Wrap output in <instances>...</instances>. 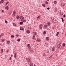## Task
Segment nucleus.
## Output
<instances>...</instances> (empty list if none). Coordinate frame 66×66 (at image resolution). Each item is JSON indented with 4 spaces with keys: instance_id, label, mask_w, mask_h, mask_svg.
I'll return each mask as SVG.
<instances>
[{
    "instance_id": "obj_55",
    "label": "nucleus",
    "mask_w": 66,
    "mask_h": 66,
    "mask_svg": "<svg viewBox=\"0 0 66 66\" xmlns=\"http://www.w3.org/2000/svg\"><path fill=\"white\" fill-rule=\"evenodd\" d=\"M1 36H1V35L0 36V38H1Z\"/></svg>"
},
{
    "instance_id": "obj_36",
    "label": "nucleus",
    "mask_w": 66,
    "mask_h": 66,
    "mask_svg": "<svg viewBox=\"0 0 66 66\" xmlns=\"http://www.w3.org/2000/svg\"><path fill=\"white\" fill-rule=\"evenodd\" d=\"M46 54H45V53H44V54H43V56H46Z\"/></svg>"
},
{
    "instance_id": "obj_54",
    "label": "nucleus",
    "mask_w": 66,
    "mask_h": 66,
    "mask_svg": "<svg viewBox=\"0 0 66 66\" xmlns=\"http://www.w3.org/2000/svg\"><path fill=\"white\" fill-rule=\"evenodd\" d=\"M32 51H33V50H30V51H31V52H32Z\"/></svg>"
},
{
    "instance_id": "obj_32",
    "label": "nucleus",
    "mask_w": 66,
    "mask_h": 66,
    "mask_svg": "<svg viewBox=\"0 0 66 66\" xmlns=\"http://www.w3.org/2000/svg\"><path fill=\"white\" fill-rule=\"evenodd\" d=\"M61 19H62V21H64V19H63V18H61Z\"/></svg>"
},
{
    "instance_id": "obj_56",
    "label": "nucleus",
    "mask_w": 66,
    "mask_h": 66,
    "mask_svg": "<svg viewBox=\"0 0 66 66\" xmlns=\"http://www.w3.org/2000/svg\"><path fill=\"white\" fill-rule=\"evenodd\" d=\"M34 66H36V65H35V64Z\"/></svg>"
},
{
    "instance_id": "obj_42",
    "label": "nucleus",
    "mask_w": 66,
    "mask_h": 66,
    "mask_svg": "<svg viewBox=\"0 0 66 66\" xmlns=\"http://www.w3.org/2000/svg\"><path fill=\"white\" fill-rule=\"evenodd\" d=\"M57 48H60V47L59 46V45L57 46Z\"/></svg>"
},
{
    "instance_id": "obj_21",
    "label": "nucleus",
    "mask_w": 66,
    "mask_h": 66,
    "mask_svg": "<svg viewBox=\"0 0 66 66\" xmlns=\"http://www.w3.org/2000/svg\"><path fill=\"white\" fill-rule=\"evenodd\" d=\"M45 4L47 5V4H48V2L47 1H46L45 2Z\"/></svg>"
},
{
    "instance_id": "obj_6",
    "label": "nucleus",
    "mask_w": 66,
    "mask_h": 66,
    "mask_svg": "<svg viewBox=\"0 0 66 66\" xmlns=\"http://www.w3.org/2000/svg\"><path fill=\"white\" fill-rule=\"evenodd\" d=\"M47 24L49 26H50V25H51V23H50V22L49 21H48L47 22Z\"/></svg>"
},
{
    "instance_id": "obj_51",
    "label": "nucleus",
    "mask_w": 66,
    "mask_h": 66,
    "mask_svg": "<svg viewBox=\"0 0 66 66\" xmlns=\"http://www.w3.org/2000/svg\"><path fill=\"white\" fill-rule=\"evenodd\" d=\"M6 52H7V53H8V51L7 50L6 51Z\"/></svg>"
},
{
    "instance_id": "obj_64",
    "label": "nucleus",
    "mask_w": 66,
    "mask_h": 66,
    "mask_svg": "<svg viewBox=\"0 0 66 66\" xmlns=\"http://www.w3.org/2000/svg\"><path fill=\"white\" fill-rule=\"evenodd\" d=\"M5 1H7V0H5Z\"/></svg>"
},
{
    "instance_id": "obj_15",
    "label": "nucleus",
    "mask_w": 66,
    "mask_h": 66,
    "mask_svg": "<svg viewBox=\"0 0 66 66\" xmlns=\"http://www.w3.org/2000/svg\"><path fill=\"white\" fill-rule=\"evenodd\" d=\"M27 47H29V48H31V46H30V44H27Z\"/></svg>"
},
{
    "instance_id": "obj_38",
    "label": "nucleus",
    "mask_w": 66,
    "mask_h": 66,
    "mask_svg": "<svg viewBox=\"0 0 66 66\" xmlns=\"http://www.w3.org/2000/svg\"><path fill=\"white\" fill-rule=\"evenodd\" d=\"M9 3V2H7L6 3V5H7V4L8 3Z\"/></svg>"
},
{
    "instance_id": "obj_52",
    "label": "nucleus",
    "mask_w": 66,
    "mask_h": 66,
    "mask_svg": "<svg viewBox=\"0 0 66 66\" xmlns=\"http://www.w3.org/2000/svg\"><path fill=\"white\" fill-rule=\"evenodd\" d=\"M21 21H22V22H23V20H21Z\"/></svg>"
},
{
    "instance_id": "obj_23",
    "label": "nucleus",
    "mask_w": 66,
    "mask_h": 66,
    "mask_svg": "<svg viewBox=\"0 0 66 66\" xmlns=\"http://www.w3.org/2000/svg\"><path fill=\"white\" fill-rule=\"evenodd\" d=\"M46 34V32L45 31L43 33V34L44 35H45Z\"/></svg>"
},
{
    "instance_id": "obj_46",
    "label": "nucleus",
    "mask_w": 66,
    "mask_h": 66,
    "mask_svg": "<svg viewBox=\"0 0 66 66\" xmlns=\"http://www.w3.org/2000/svg\"><path fill=\"white\" fill-rule=\"evenodd\" d=\"M29 62H31V60L30 59H29Z\"/></svg>"
},
{
    "instance_id": "obj_18",
    "label": "nucleus",
    "mask_w": 66,
    "mask_h": 66,
    "mask_svg": "<svg viewBox=\"0 0 66 66\" xmlns=\"http://www.w3.org/2000/svg\"><path fill=\"white\" fill-rule=\"evenodd\" d=\"M27 32L28 33V34H29V33H30V31L29 30H27Z\"/></svg>"
},
{
    "instance_id": "obj_29",
    "label": "nucleus",
    "mask_w": 66,
    "mask_h": 66,
    "mask_svg": "<svg viewBox=\"0 0 66 66\" xmlns=\"http://www.w3.org/2000/svg\"><path fill=\"white\" fill-rule=\"evenodd\" d=\"M4 35V34L3 33H2L1 35V36H3V35Z\"/></svg>"
},
{
    "instance_id": "obj_34",
    "label": "nucleus",
    "mask_w": 66,
    "mask_h": 66,
    "mask_svg": "<svg viewBox=\"0 0 66 66\" xmlns=\"http://www.w3.org/2000/svg\"><path fill=\"white\" fill-rule=\"evenodd\" d=\"M52 56H50L49 57V58H50V60L52 58Z\"/></svg>"
},
{
    "instance_id": "obj_27",
    "label": "nucleus",
    "mask_w": 66,
    "mask_h": 66,
    "mask_svg": "<svg viewBox=\"0 0 66 66\" xmlns=\"http://www.w3.org/2000/svg\"><path fill=\"white\" fill-rule=\"evenodd\" d=\"M23 22H26V20L23 19Z\"/></svg>"
},
{
    "instance_id": "obj_16",
    "label": "nucleus",
    "mask_w": 66,
    "mask_h": 66,
    "mask_svg": "<svg viewBox=\"0 0 66 66\" xmlns=\"http://www.w3.org/2000/svg\"><path fill=\"white\" fill-rule=\"evenodd\" d=\"M16 53H15V54L14 55V58H16Z\"/></svg>"
},
{
    "instance_id": "obj_39",
    "label": "nucleus",
    "mask_w": 66,
    "mask_h": 66,
    "mask_svg": "<svg viewBox=\"0 0 66 66\" xmlns=\"http://www.w3.org/2000/svg\"><path fill=\"white\" fill-rule=\"evenodd\" d=\"M63 6H65V4H63L62 5Z\"/></svg>"
},
{
    "instance_id": "obj_40",
    "label": "nucleus",
    "mask_w": 66,
    "mask_h": 66,
    "mask_svg": "<svg viewBox=\"0 0 66 66\" xmlns=\"http://www.w3.org/2000/svg\"><path fill=\"white\" fill-rule=\"evenodd\" d=\"M63 17H66V15H65V14H64L63 15Z\"/></svg>"
},
{
    "instance_id": "obj_2",
    "label": "nucleus",
    "mask_w": 66,
    "mask_h": 66,
    "mask_svg": "<svg viewBox=\"0 0 66 66\" xmlns=\"http://www.w3.org/2000/svg\"><path fill=\"white\" fill-rule=\"evenodd\" d=\"M55 47H53L52 50V51H53L54 52L55 51Z\"/></svg>"
},
{
    "instance_id": "obj_50",
    "label": "nucleus",
    "mask_w": 66,
    "mask_h": 66,
    "mask_svg": "<svg viewBox=\"0 0 66 66\" xmlns=\"http://www.w3.org/2000/svg\"><path fill=\"white\" fill-rule=\"evenodd\" d=\"M30 65L31 66H33V65H31V64H30Z\"/></svg>"
},
{
    "instance_id": "obj_25",
    "label": "nucleus",
    "mask_w": 66,
    "mask_h": 66,
    "mask_svg": "<svg viewBox=\"0 0 66 66\" xmlns=\"http://www.w3.org/2000/svg\"><path fill=\"white\" fill-rule=\"evenodd\" d=\"M3 49H1V51L2 53H3Z\"/></svg>"
},
{
    "instance_id": "obj_26",
    "label": "nucleus",
    "mask_w": 66,
    "mask_h": 66,
    "mask_svg": "<svg viewBox=\"0 0 66 66\" xmlns=\"http://www.w3.org/2000/svg\"><path fill=\"white\" fill-rule=\"evenodd\" d=\"M13 25L14 26H15V27H16V24L13 23Z\"/></svg>"
},
{
    "instance_id": "obj_49",
    "label": "nucleus",
    "mask_w": 66,
    "mask_h": 66,
    "mask_svg": "<svg viewBox=\"0 0 66 66\" xmlns=\"http://www.w3.org/2000/svg\"><path fill=\"white\" fill-rule=\"evenodd\" d=\"M47 53H49V51H47Z\"/></svg>"
},
{
    "instance_id": "obj_45",
    "label": "nucleus",
    "mask_w": 66,
    "mask_h": 66,
    "mask_svg": "<svg viewBox=\"0 0 66 66\" xmlns=\"http://www.w3.org/2000/svg\"><path fill=\"white\" fill-rule=\"evenodd\" d=\"M2 13H4V10H2Z\"/></svg>"
},
{
    "instance_id": "obj_53",
    "label": "nucleus",
    "mask_w": 66,
    "mask_h": 66,
    "mask_svg": "<svg viewBox=\"0 0 66 66\" xmlns=\"http://www.w3.org/2000/svg\"><path fill=\"white\" fill-rule=\"evenodd\" d=\"M13 56V55H11V57H12V56Z\"/></svg>"
},
{
    "instance_id": "obj_4",
    "label": "nucleus",
    "mask_w": 66,
    "mask_h": 66,
    "mask_svg": "<svg viewBox=\"0 0 66 66\" xmlns=\"http://www.w3.org/2000/svg\"><path fill=\"white\" fill-rule=\"evenodd\" d=\"M15 11H14L13 12V13L12 14V15L13 16H15Z\"/></svg>"
},
{
    "instance_id": "obj_13",
    "label": "nucleus",
    "mask_w": 66,
    "mask_h": 66,
    "mask_svg": "<svg viewBox=\"0 0 66 66\" xmlns=\"http://www.w3.org/2000/svg\"><path fill=\"white\" fill-rule=\"evenodd\" d=\"M46 40H47V41H48L49 39V37H47L46 38Z\"/></svg>"
},
{
    "instance_id": "obj_12",
    "label": "nucleus",
    "mask_w": 66,
    "mask_h": 66,
    "mask_svg": "<svg viewBox=\"0 0 66 66\" xmlns=\"http://www.w3.org/2000/svg\"><path fill=\"white\" fill-rule=\"evenodd\" d=\"M40 15H39L37 17V20H38V19H39L40 18Z\"/></svg>"
},
{
    "instance_id": "obj_19",
    "label": "nucleus",
    "mask_w": 66,
    "mask_h": 66,
    "mask_svg": "<svg viewBox=\"0 0 66 66\" xmlns=\"http://www.w3.org/2000/svg\"><path fill=\"white\" fill-rule=\"evenodd\" d=\"M23 22H20V23L19 24L20 25H22V24H23Z\"/></svg>"
},
{
    "instance_id": "obj_41",
    "label": "nucleus",
    "mask_w": 66,
    "mask_h": 66,
    "mask_svg": "<svg viewBox=\"0 0 66 66\" xmlns=\"http://www.w3.org/2000/svg\"><path fill=\"white\" fill-rule=\"evenodd\" d=\"M47 10H50V8L48 7L47 8Z\"/></svg>"
},
{
    "instance_id": "obj_47",
    "label": "nucleus",
    "mask_w": 66,
    "mask_h": 66,
    "mask_svg": "<svg viewBox=\"0 0 66 66\" xmlns=\"http://www.w3.org/2000/svg\"><path fill=\"white\" fill-rule=\"evenodd\" d=\"M58 46H59V47H61V45H60L59 44V45H58Z\"/></svg>"
},
{
    "instance_id": "obj_48",
    "label": "nucleus",
    "mask_w": 66,
    "mask_h": 66,
    "mask_svg": "<svg viewBox=\"0 0 66 66\" xmlns=\"http://www.w3.org/2000/svg\"><path fill=\"white\" fill-rule=\"evenodd\" d=\"M46 45H49V44H48V43H46Z\"/></svg>"
},
{
    "instance_id": "obj_58",
    "label": "nucleus",
    "mask_w": 66,
    "mask_h": 66,
    "mask_svg": "<svg viewBox=\"0 0 66 66\" xmlns=\"http://www.w3.org/2000/svg\"><path fill=\"white\" fill-rule=\"evenodd\" d=\"M52 29H53H53H54V28L53 27Z\"/></svg>"
},
{
    "instance_id": "obj_30",
    "label": "nucleus",
    "mask_w": 66,
    "mask_h": 66,
    "mask_svg": "<svg viewBox=\"0 0 66 66\" xmlns=\"http://www.w3.org/2000/svg\"><path fill=\"white\" fill-rule=\"evenodd\" d=\"M18 42H19L20 41V39H18L17 40Z\"/></svg>"
},
{
    "instance_id": "obj_1",
    "label": "nucleus",
    "mask_w": 66,
    "mask_h": 66,
    "mask_svg": "<svg viewBox=\"0 0 66 66\" xmlns=\"http://www.w3.org/2000/svg\"><path fill=\"white\" fill-rule=\"evenodd\" d=\"M43 25L42 24H40L39 26V29H42L43 28Z\"/></svg>"
},
{
    "instance_id": "obj_62",
    "label": "nucleus",
    "mask_w": 66,
    "mask_h": 66,
    "mask_svg": "<svg viewBox=\"0 0 66 66\" xmlns=\"http://www.w3.org/2000/svg\"><path fill=\"white\" fill-rule=\"evenodd\" d=\"M9 34H10V33H9Z\"/></svg>"
},
{
    "instance_id": "obj_37",
    "label": "nucleus",
    "mask_w": 66,
    "mask_h": 66,
    "mask_svg": "<svg viewBox=\"0 0 66 66\" xmlns=\"http://www.w3.org/2000/svg\"><path fill=\"white\" fill-rule=\"evenodd\" d=\"M16 36V37H18V36H19V35H15Z\"/></svg>"
},
{
    "instance_id": "obj_63",
    "label": "nucleus",
    "mask_w": 66,
    "mask_h": 66,
    "mask_svg": "<svg viewBox=\"0 0 66 66\" xmlns=\"http://www.w3.org/2000/svg\"><path fill=\"white\" fill-rule=\"evenodd\" d=\"M1 16L0 17V18H1Z\"/></svg>"
},
{
    "instance_id": "obj_14",
    "label": "nucleus",
    "mask_w": 66,
    "mask_h": 66,
    "mask_svg": "<svg viewBox=\"0 0 66 66\" xmlns=\"http://www.w3.org/2000/svg\"><path fill=\"white\" fill-rule=\"evenodd\" d=\"M53 3H54V4H56V3H57V2L56 1H54L53 2Z\"/></svg>"
},
{
    "instance_id": "obj_3",
    "label": "nucleus",
    "mask_w": 66,
    "mask_h": 66,
    "mask_svg": "<svg viewBox=\"0 0 66 66\" xmlns=\"http://www.w3.org/2000/svg\"><path fill=\"white\" fill-rule=\"evenodd\" d=\"M19 18H20L21 19H24V17L22 16H20L19 17Z\"/></svg>"
},
{
    "instance_id": "obj_10",
    "label": "nucleus",
    "mask_w": 66,
    "mask_h": 66,
    "mask_svg": "<svg viewBox=\"0 0 66 66\" xmlns=\"http://www.w3.org/2000/svg\"><path fill=\"white\" fill-rule=\"evenodd\" d=\"M9 7H10L8 6H6L5 7V9H6V10H8Z\"/></svg>"
},
{
    "instance_id": "obj_11",
    "label": "nucleus",
    "mask_w": 66,
    "mask_h": 66,
    "mask_svg": "<svg viewBox=\"0 0 66 66\" xmlns=\"http://www.w3.org/2000/svg\"><path fill=\"white\" fill-rule=\"evenodd\" d=\"M24 29L22 27H20V30H22V31H23V30Z\"/></svg>"
},
{
    "instance_id": "obj_43",
    "label": "nucleus",
    "mask_w": 66,
    "mask_h": 66,
    "mask_svg": "<svg viewBox=\"0 0 66 66\" xmlns=\"http://www.w3.org/2000/svg\"><path fill=\"white\" fill-rule=\"evenodd\" d=\"M10 60H12V58H11V57H10Z\"/></svg>"
},
{
    "instance_id": "obj_22",
    "label": "nucleus",
    "mask_w": 66,
    "mask_h": 66,
    "mask_svg": "<svg viewBox=\"0 0 66 66\" xmlns=\"http://www.w3.org/2000/svg\"><path fill=\"white\" fill-rule=\"evenodd\" d=\"M59 34V32H57L56 34V36H58V35Z\"/></svg>"
},
{
    "instance_id": "obj_8",
    "label": "nucleus",
    "mask_w": 66,
    "mask_h": 66,
    "mask_svg": "<svg viewBox=\"0 0 66 66\" xmlns=\"http://www.w3.org/2000/svg\"><path fill=\"white\" fill-rule=\"evenodd\" d=\"M6 43L7 44V45H9L10 43V41L7 40L6 42Z\"/></svg>"
},
{
    "instance_id": "obj_33",
    "label": "nucleus",
    "mask_w": 66,
    "mask_h": 66,
    "mask_svg": "<svg viewBox=\"0 0 66 66\" xmlns=\"http://www.w3.org/2000/svg\"><path fill=\"white\" fill-rule=\"evenodd\" d=\"M5 22L6 23H7V21H6V20H5Z\"/></svg>"
},
{
    "instance_id": "obj_31",
    "label": "nucleus",
    "mask_w": 66,
    "mask_h": 66,
    "mask_svg": "<svg viewBox=\"0 0 66 66\" xmlns=\"http://www.w3.org/2000/svg\"><path fill=\"white\" fill-rule=\"evenodd\" d=\"M11 37L12 38H14V35H11Z\"/></svg>"
},
{
    "instance_id": "obj_60",
    "label": "nucleus",
    "mask_w": 66,
    "mask_h": 66,
    "mask_svg": "<svg viewBox=\"0 0 66 66\" xmlns=\"http://www.w3.org/2000/svg\"><path fill=\"white\" fill-rule=\"evenodd\" d=\"M45 43V44H46V43Z\"/></svg>"
},
{
    "instance_id": "obj_24",
    "label": "nucleus",
    "mask_w": 66,
    "mask_h": 66,
    "mask_svg": "<svg viewBox=\"0 0 66 66\" xmlns=\"http://www.w3.org/2000/svg\"><path fill=\"white\" fill-rule=\"evenodd\" d=\"M42 6H43V7H46V5H45V4H42Z\"/></svg>"
},
{
    "instance_id": "obj_7",
    "label": "nucleus",
    "mask_w": 66,
    "mask_h": 66,
    "mask_svg": "<svg viewBox=\"0 0 66 66\" xmlns=\"http://www.w3.org/2000/svg\"><path fill=\"white\" fill-rule=\"evenodd\" d=\"M5 40V39H2L1 40V42H2V43H3V42H4V41Z\"/></svg>"
},
{
    "instance_id": "obj_5",
    "label": "nucleus",
    "mask_w": 66,
    "mask_h": 66,
    "mask_svg": "<svg viewBox=\"0 0 66 66\" xmlns=\"http://www.w3.org/2000/svg\"><path fill=\"white\" fill-rule=\"evenodd\" d=\"M36 35V32H35L34 34V36H33V37L32 38V39H34V38H35V36Z\"/></svg>"
},
{
    "instance_id": "obj_28",
    "label": "nucleus",
    "mask_w": 66,
    "mask_h": 66,
    "mask_svg": "<svg viewBox=\"0 0 66 66\" xmlns=\"http://www.w3.org/2000/svg\"><path fill=\"white\" fill-rule=\"evenodd\" d=\"M1 3H3L4 2V1L3 0H1Z\"/></svg>"
},
{
    "instance_id": "obj_59",
    "label": "nucleus",
    "mask_w": 66,
    "mask_h": 66,
    "mask_svg": "<svg viewBox=\"0 0 66 66\" xmlns=\"http://www.w3.org/2000/svg\"><path fill=\"white\" fill-rule=\"evenodd\" d=\"M65 36H66V34H65Z\"/></svg>"
},
{
    "instance_id": "obj_61",
    "label": "nucleus",
    "mask_w": 66,
    "mask_h": 66,
    "mask_svg": "<svg viewBox=\"0 0 66 66\" xmlns=\"http://www.w3.org/2000/svg\"><path fill=\"white\" fill-rule=\"evenodd\" d=\"M47 1H49V0H47Z\"/></svg>"
},
{
    "instance_id": "obj_44",
    "label": "nucleus",
    "mask_w": 66,
    "mask_h": 66,
    "mask_svg": "<svg viewBox=\"0 0 66 66\" xmlns=\"http://www.w3.org/2000/svg\"><path fill=\"white\" fill-rule=\"evenodd\" d=\"M59 44L60 45H61L62 44V43H60Z\"/></svg>"
},
{
    "instance_id": "obj_9",
    "label": "nucleus",
    "mask_w": 66,
    "mask_h": 66,
    "mask_svg": "<svg viewBox=\"0 0 66 66\" xmlns=\"http://www.w3.org/2000/svg\"><path fill=\"white\" fill-rule=\"evenodd\" d=\"M37 40L38 42H41V40L40 39H39V38H38L37 39Z\"/></svg>"
},
{
    "instance_id": "obj_35",
    "label": "nucleus",
    "mask_w": 66,
    "mask_h": 66,
    "mask_svg": "<svg viewBox=\"0 0 66 66\" xmlns=\"http://www.w3.org/2000/svg\"><path fill=\"white\" fill-rule=\"evenodd\" d=\"M63 46L64 47H65V44L63 43Z\"/></svg>"
},
{
    "instance_id": "obj_57",
    "label": "nucleus",
    "mask_w": 66,
    "mask_h": 66,
    "mask_svg": "<svg viewBox=\"0 0 66 66\" xmlns=\"http://www.w3.org/2000/svg\"><path fill=\"white\" fill-rule=\"evenodd\" d=\"M1 1H0V4H1Z\"/></svg>"
},
{
    "instance_id": "obj_17",
    "label": "nucleus",
    "mask_w": 66,
    "mask_h": 66,
    "mask_svg": "<svg viewBox=\"0 0 66 66\" xmlns=\"http://www.w3.org/2000/svg\"><path fill=\"white\" fill-rule=\"evenodd\" d=\"M44 27L46 28H47V27H48V25L47 24H45L44 26Z\"/></svg>"
},
{
    "instance_id": "obj_20",
    "label": "nucleus",
    "mask_w": 66,
    "mask_h": 66,
    "mask_svg": "<svg viewBox=\"0 0 66 66\" xmlns=\"http://www.w3.org/2000/svg\"><path fill=\"white\" fill-rule=\"evenodd\" d=\"M16 18L17 19H19V15H17L16 17Z\"/></svg>"
}]
</instances>
